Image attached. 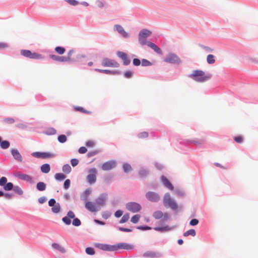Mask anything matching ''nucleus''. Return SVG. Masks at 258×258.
<instances>
[{
	"label": "nucleus",
	"instance_id": "nucleus-1",
	"mask_svg": "<svg viewBox=\"0 0 258 258\" xmlns=\"http://www.w3.org/2000/svg\"><path fill=\"white\" fill-rule=\"evenodd\" d=\"M205 142L204 139L195 140H181L179 142L178 148L182 150L188 151L191 149L190 146L194 145L195 146H200Z\"/></svg>",
	"mask_w": 258,
	"mask_h": 258
},
{
	"label": "nucleus",
	"instance_id": "nucleus-2",
	"mask_svg": "<svg viewBox=\"0 0 258 258\" xmlns=\"http://www.w3.org/2000/svg\"><path fill=\"white\" fill-rule=\"evenodd\" d=\"M212 76V74L210 73L205 74L204 71L200 70H194L191 74L188 75V77L198 82H204L206 81L211 79Z\"/></svg>",
	"mask_w": 258,
	"mask_h": 258
},
{
	"label": "nucleus",
	"instance_id": "nucleus-3",
	"mask_svg": "<svg viewBox=\"0 0 258 258\" xmlns=\"http://www.w3.org/2000/svg\"><path fill=\"white\" fill-rule=\"evenodd\" d=\"M61 220L66 225H70L71 223L75 227H79L81 225V220L78 218L76 217L74 212L72 210H69L66 216L62 217Z\"/></svg>",
	"mask_w": 258,
	"mask_h": 258
},
{
	"label": "nucleus",
	"instance_id": "nucleus-4",
	"mask_svg": "<svg viewBox=\"0 0 258 258\" xmlns=\"http://www.w3.org/2000/svg\"><path fill=\"white\" fill-rule=\"evenodd\" d=\"M163 204L165 207L170 208L174 211H176L178 208L177 203L174 200L171 198L169 192H166L164 194L163 198Z\"/></svg>",
	"mask_w": 258,
	"mask_h": 258
},
{
	"label": "nucleus",
	"instance_id": "nucleus-5",
	"mask_svg": "<svg viewBox=\"0 0 258 258\" xmlns=\"http://www.w3.org/2000/svg\"><path fill=\"white\" fill-rule=\"evenodd\" d=\"M20 54L22 56L32 59H44L45 56L36 52H32L28 49H22Z\"/></svg>",
	"mask_w": 258,
	"mask_h": 258
},
{
	"label": "nucleus",
	"instance_id": "nucleus-6",
	"mask_svg": "<svg viewBox=\"0 0 258 258\" xmlns=\"http://www.w3.org/2000/svg\"><path fill=\"white\" fill-rule=\"evenodd\" d=\"M163 61L174 65H179L182 62V61L179 56L173 52L168 53L163 58Z\"/></svg>",
	"mask_w": 258,
	"mask_h": 258
},
{
	"label": "nucleus",
	"instance_id": "nucleus-7",
	"mask_svg": "<svg viewBox=\"0 0 258 258\" xmlns=\"http://www.w3.org/2000/svg\"><path fill=\"white\" fill-rule=\"evenodd\" d=\"M152 32L147 29H142L139 33V42L141 45H145L148 44L149 41L147 40V38L150 36Z\"/></svg>",
	"mask_w": 258,
	"mask_h": 258
},
{
	"label": "nucleus",
	"instance_id": "nucleus-8",
	"mask_svg": "<svg viewBox=\"0 0 258 258\" xmlns=\"http://www.w3.org/2000/svg\"><path fill=\"white\" fill-rule=\"evenodd\" d=\"M113 251H115L120 249L125 250H131L135 248L134 244L126 242H119L112 245Z\"/></svg>",
	"mask_w": 258,
	"mask_h": 258
},
{
	"label": "nucleus",
	"instance_id": "nucleus-9",
	"mask_svg": "<svg viewBox=\"0 0 258 258\" xmlns=\"http://www.w3.org/2000/svg\"><path fill=\"white\" fill-rule=\"evenodd\" d=\"M31 155L36 158L39 159H48L53 158L56 156V154L49 152H34L31 153Z\"/></svg>",
	"mask_w": 258,
	"mask_h": 258
},
{
	"label": "nucleus",
	"instance_id": "nucleus-10",
	"mask_svg": "<svg viewBox=\"0 0 258 258\" xmlns=\"http://www.w3.org/2000/svg\"><path fill=\"white\" fill-rule=\"evenodd\" d=\"M126 209L133 213H138L142 209L141 205L136 202H130L125 204Z\"/></svg>",
	"mask_w": 258,
	"mask_h": 258
},
{
	"label": "nucleus",
	"instance_id": "nucleus-11",
	"mask_svg": "<svg viewBox=\"0 0 258 258\" xmlns=\"http://www.w3.org/2000/svg\"><path fill=\"white\" fill-rule=\"evenodd\" d=\"M89 174L86 177L87 181L90 184H94L96 181V175L97 170L95 168H90L88 170Z\"/></svg>",
	"mask_w": 258,
	"mask_h": 258
},
{
	"label": "nucleus",
	"instance_id": "nucleus-12",
	"mask_svg": "<svg viewBox=\"0 0 258 258\" xmlns=\"http://www.w3.org/2000/svg\"><path fill=\"white\" fill-rule=\"evenodd\" d=\"M146 199L152 203H158L160 200V196L157 192L148 191L145 194Z\"/></svg>",
	"mask_w": 258,
	"mask_h": 258
},
{
	"label": "nucleus",
	"instance_id": "nucleus-13",
	"mask_svg": "<svg viewBox=\"0 0 258 258\" xmlns=\"http://www.w3.org/2000/svg\"><path fill=\"white\" fill-rule=\"evenodd\" d=\"M75 60L76 61L72 64L82 66L86 64L88 58L85 54H78L76 55Z\"/></svg>",
	"mask_w": 258,
	"mask_h": 258
},
{
	"label": "nucleus",
	"instance_id": "nucleus-14",
	"mask_svg": "<svg viewBox=\"0 0 258 258\" xmlns=\"http://www.w3.org/2000/svg\"><path fill=\"white\" fill-rule=\"evenodd\" d=\"M117 165V162L115 160H110L105 162L101 166V169L104 171H108L115 168Z\"/></svg>",
	"mask_w": 258,
	"mask_h": 258
},
{
	"label": "nucleus",
	"instance_id": "nucleus-15",
	"mask_svg": "<svg viewBox=\"0 0 258 258\" xmlns=\"http://www.w3.org/2000/svg\"><path fill=\"white\" fill-rule=\"evenodd\" d=\"M113 30L117 31L123 38H128L130 37V34L126 32L122 26L119 24L114 25L113 26Z\"/></svg>",
	"mask_w": 258,
	"mask_h": 258
},
{
	"label": "nucleus",
	"instance_id": "nucleus-16",
	"mask_svg": "<svg viewBox=\"0 0 258 258\" xmlns=\"http://www.w3.org/2000/svg\"><path fill=\"white\" fill-rule=\"evenodd\" d=\"M138 174L140 179H145L150 174V170L147 167L142 166L140 167Z\"/></svg>",
	"mask_w": 258,
	"mask_h": 258
},
{
	"label": "nucleus",
	"instance_id": "nucleus-17",
	"mask_svg": "<svg viewBox=\"0 0 258 258\" xmlns=\"http://www.w3.org/2000/svg\"><path fill=\"white\" fill-rule=\"evenodd\" d=\"M85 207L86 209L92 213L96 212L100 210V207L96 205L95 202L86 201L85 203Z\"/></svg>",
	"mask_w": 258,
	"mask_h": 258
},
{
	"label": "nucleus",
	"instance_id": "nucleus-18",
	"mask_svg": "<svg viewBox=\"0 0 258 258\" xmlns=\"http://www.w3.org/2000/svg\"><path fill=\"white\" fill-rule=\"evenodd\" d=\"M143 256L147 258H160L163 256V254L159 251L148 250L143 254Z\"/></svg>",
	"mask_w": 258,
	"mask_h": 258
},
{
	"label": "nucleus",
	"instance_id": "nucleus-19",
	"mask_svg": "<svg viewBox=\"0 0 258 258\" xmlns=\"http://www.w3.org/2000/svg\"><path fill=\"white\" fill-rule=\"evenodd\" d=\"M117 56L123 61L124 66H128L131 63V59L128 57L127 54L122 51H117L116 53Z\"/></svg>",
	"mask_w": 258,
	"mask_h": 258
},
{
	"label": "nucleus",
	"instance_id": "nucleus-20",
	"mask_svg": "<svg viewBox=\"0 0 258 258\" xmlns=\"http://www.w3.org/2000/svg\"><path fill=\"white\" fill-rule=\"evenodd\" d=\"M94 246L95 247L107 251H113L112 245L106 243H95Z\"/></svg>",
	"mask_w": 258,
	"mask_h": 258
},
{
	"label": "nucleus",
	"instance_id": "nucleus-21",
	"mask_svg": "<svg viewBox=\"0 0 258 258\" xmlns=\"http://www.w3.org/2000/svg\"><path fill=\"white\" fill-rule=\"evenodd\" d=\"M14 175L15 177H18L19 179L25 180L30 183H32L33 182L32 177L27 174L19 172L17 173H14Z\"/></svg>",
	"mask_w": 258,
	"mask_h": 258
},
{
	"label": "nucleus",
	"instance_id": "nucleus-22",
	"mask_svg": "<svg viewBox=\"0 0 258 258\" xmlns=\"http://www.w3.org/2000/svg\"><path fill=\"white\" fill-rule=\"evenodd\" d=\"M160 180L162 184L170 190L174 189V186L169 180L164 175H162L160 177Z\"/></svg>",
	"mask_w": 258,
	"mask_h": 258
},
{
	"label": "nucleus",
	"instance_id": "nucleus-23",
	"mask_svg": "<svg viewBox=\"0 0 258 258\" xmlns=\"http://www.w3.org/2000/svg\"><path fill=\"white\" fill-rule=\"evenodd\" d=\"M107 200V195L106 193H102L95 199V201L96 204L99 206H103L105 204Z\"/></svg>",
	"mask_w": 258,
	"mask_h": 258
},
{
	"label": "nucleus",
	"instance_id": "nucleus-24",
	"mask_svg": "<svg viewBox=\"0 0 258 258\" xmlns=\"http://www.w3.org/2000/svg\"><path fill=\"white\" fill-rule=\"evenodd\" d=\"M11 154L13 158L19 162H22L23 160L22 156L19 151L17 149L12 148L10 150Z\"/></svg>",
	"mask_w": 258,
	"mask_h": 258
},
{
	"label": "nucleus",
	"instance_id": "nucleus-25",
	"mask_svg": "<svg viewBox=\"0 0 258 258\" xmlns=\"http://www.w3.org/2000/svg\"><path fill=\"white\" fill-rule=\"evenodd\" d=\"M94 70L95 72L112 75H118L120 74L119 70H103L100 69H95Z\"/></svg>",
	"mask_w": 258,
	"mask_h": 258
},
{
	"label": "nucleus",
	"instance_id": "nucleus-26",
	"mask_svg": "<svg viewBox=\"0 0 258 258\" xmlns=\"http://www.w3.org/2000/svg\"><path fill=\"white\" fill-rule=\"evenodd\" d=\"M92 192V188L91 187L87 188L85 191L82 192L80 195V200L84 202L88 201V199Z\"/></svg>",
	"mask_w": 258,
	"mask_h": 258
},
{
	"label": "nucleus",
	"instance_id": "nucleus-27",
	"mask_svg": "<svg viewBox=\"0 0 258 258\" xmlns=\"http://www.w3.org/2000/svg\"><path fill=\"white\" fill-rule=\"evenodd\" d=\"M173 228V227H170L168 225H161L156 226L153 228L154 230L156 231L160 232L161 233L165 232L167 231L171 230Z\"/></svg>",
	"mask_w": 258,
	"mask_h": 258
},
{
	"label": "nucleus",
	"instance_id": "nucleus-28",
	"mask_svg": "<svg viewBox=\"0 0 258 258\" xmlns=\"http://www.w3.org/2000/svg\"><path fill=\"white\" fill-rule=\"evenodd\" d=\"M49 57L53 60L57 62H68L66 56H59L55 54H49Z\"/></svg>",
	"mask_w": 258,
	"mask_h": 258
},
{
	"label": "nucleus",
	"instance_id": "nucleus-29",
	"mask_svg": "<svg viewBox=\"0 0 258 258\" xmlns=\"http://www.w3.org/2000/svg\"><path fill=\"white\" fill-rule=\"evenodd\" d=\"M147 45L154 50V51L158 53V54H161L162 52V51L161 49L154 43L151 42V41H148V44Z\"/></svg>",
	"mask_w": 258,
	"mask_h": 258
},
{
	"label": "nucleus",
	"instance_id": "nucleus-30",
	"mask_svg": "<svg viewBox=\"0 0 258 258\" xmlns=\"http://www.w3.org/2000/svg\"><path fill=\"white\" fill-rule=\"evenodd\" d=\"M43 133L47 136H52L56 134V130L54 127H48L43 131Z\"/></svg>",
	"mask_w": 258,
	"mask_h": 258
},
{
	"label": "nucleus",
	"instance_id": "nucleus-31",
	"mask_svg": "<svg viewBox=\"0 0 258 258\" xmlns=\"http://www.w3.org/2000/svg\"><path fill=\"white\" fill-rule=\"evenodd\" d=\"M10 146V143L7 140H3L1 137H0V147L2 149H8Z\"/></svg>",
	"mask_w": 258,
	"mask_h": 258
},
{
	"label": "nucleus",
	"instance_id": "nucleus-32",
	"mask_svg": "<svg viewBox=\"0 0 258 258\" xmlns=\"http://www.w3.org/2000/svg\"><path fill=\"white\" fill-rule=\"evenodd\" d=\"M40 170L43 173H48L50 171V165L48 163H45L41 165Z\"/></svg>",
	"mask_w": 258,
	"mask_h": 258
},
{
	"label": "nucleus",
	"instance_id": "nucleus-33",
	"mask_svg": "<svg viewBox=\"0 0 258 258\" xmlns=\"http://www.w3.org/2000/svg\"><path fill=\"white\" fill-rule=\"evenodd\" d=\"M75 52V50L73 49H70L67 54V56H66V57L68 61V62L70 63H72L73 62H75L76 61L75 60V57H72V54Z\"/></svg>",
	"mask_w": 258,
	"mask_h": 258
},
{
	"label": "nucleus",
	"instance_id": "nucleus-34",
	"mask_svg": "<svg viewBox=\"0 0 258 258\" xmlns=\"http://www.w3.org/2000/svg\"><path fill=\"white\" fill-rule=\"evenodd\" d=\"M36 188L39 191H43L46 188V184L42 181H39L37 183Z\"/></svg>",
	"mask_w": 258,
	"mask_h": 258
},
{
	"label": "nucleus",
	"instance_id": "nucleus-35",
	"mask_svg": "<svg viewBox=\"0 0 258 258\" xmlns=\"http://www.w3.org/2000/svg\"><path fill=\"white\" fill-rule=\"evenodd\" d=\"M74 109L76 111H79L86 114H91L92 113L91 111L85 109L84 107L82 106H74Z\"/></svg>",
	"mask_w": 258,
	"mask_h": 258
},
{
	"label": "nucleus",
	"instance_id": "nucleus-36",
	"mask_svg": "<svg viewBox=\"0 0 258 258\" xmlns=\"http://www.w3.org/2000/svg\"><path fill=\"white\" fill-rule=\"evenodd\" d=\"M112 62V59H110L108 58H104L102 60L101 65L104 67H111Z\"/></svg>",
	"mask_w": 258,
	"mask_h": 258
},
{
	"label": "nucleus",
	"instance_id": "nucleus-37",
	"mask_svg": "<svg viewBox=\"0 0 258 258\" xmlns=\"http://www.w3.org/2000/svg\"><path fill=\"white\" fill-rule=\"evenodd\" d=\"M122 169L125 173L127 174L132 171L133 168L129 163L125 162L122 165Z\"/></svg>",
	"mask_w": 258,
	"mask_h": 258
},
{
	"label": "nucleus",
	"instance_id": "nucleus-38",
	"mask_svg": "<svg viewBox=\"0 0 258 258\" xmlns=\"http://www.w3.org/2000/svg\"><path fill=\"white\" fill-rule=\"evenodd\" d=\"M163 215V213L160 210H157L153 212V217L156 220L161 219Z\"/></svg>",
	"mask_w": 258,
	"mask_h": 258
},
{
	"label": "nucleus",
	"instance_id": "nucleus-39",
	"mask_svg": "<svg viewBox=\"0 0 258 258\" xmlns=\"http://www.w3.org/2000/svg\"><path fill=\"white\" fill-rule=\"evenodd\" d=\"M66 175L62 173H56L54 175V178L56 180L61 181L66 178Z\"/></svg>",
	"mask_w": 258,
	"mask_h": 258
},
{
	"label": "nucleus",
	"instance_id": "nucleus-40",
	"mask_svg": "<svg viewBox=\"0 0 258 258\" xmlns=\"http://www.w3.org/2000/svg\"><path fill=\"white\" fill-rule=\"evenodd\" d=\"M54 51L59 55L63 54L66 52V48L63 46H57L54 48Z\"/></svg>",
	"mask_w": 258,
	"mask_h": 258
},
{
	"label": "nucleus",
	"instance_id": "nucleus-41",
	"mask_svg": "<svg viewBox=\"0 0 258 258\" xmlns=\"http://www.w3.org/2000/svg\"><path fill=\"white\" fill-rule=\"evenodd\" d=\"M61 210L59 203H57L51 207V212L54 214L58 213Z\"/></svg>",
	"mask_w": 258,
	"mask_h": 258
},
{
	"label": "nucleus",
	"instance_id": "nucleus-42",
	"mask_svg": "<svg viewBox=\"0 0 258 258\" xmlns=\"http://www.w3.org/2000/svg\"><path fill=\"white\" fill-rule=\"evenodd\" d=\"M196 235V230L194 229H190L185 232L183 233V235L184 237L188 236L189 235H191L193 237L195 236Z\"/></svg>",
	"mask_w": 258,
	"mask_h": 258
},
{
	"label": "nucleus",
	"instance_id": "nucleus-43",
	"mask_svg": "<svg viewBox=\"0 0 258 258\" xmlns=\"http://www.w3.org/2000/svg\"><path fill=\"white\" fill-rule=\"evenodd\" d=\"M130 218V214L128 213H125L121 217L119 221V224H123L126 223Z\"/></svg>",
	"mask_w": 258,
	"mask_h": 258
},
{
	"label": "nucleus",
	"instance_id": "nucleus-44",
	"mask_svg": "<svg viewBox=\"0 0 258 258\" xmlns=\"http://www.w3.org/2000/svg\"><path fill=\"white\" fill-rule=\"evenodd\" d=\"M62 171L66 174H69L72 170V168L69 164H66L62 167Z\"/></svg>",
	"mask_w": 258,
	"mask_h": 258
},
{
	"label": "nucleus",
	"instance_id": "nucleus-45",
	"mask_svg": "<svg viewBox=\"0 0 258 258\" xmlns=\"http://www.w3.org/2000/svg\"><path fill=\"white\" fill-rule=\"evenodd\" d=\"M215 56L213 54H208L207 56V63L209 64H212L214 63L215 62Z\"/></svg>",
	"mask_w": 258,
	"mask_h": 258
},
{
	"label": "nucleus",
	"instance_id": "nucleus-46",
	"mask_svg": "<svg viewBox=\"0 0 258 258\" xmlns=\"http://www.w3.org/2000/svg\"><path fill=\"white\" fill-rule=\"evenodd\" d=\"M14 185L12 182H7L6 184L3 186V188L6 191H10L12 190L14 188Z\"/></svg>",
	"mask_w": 258,
	"mask_h": 258
},
{
	"label": "nucleus",
	"instance_id": "nucleus-47",
	"mask_svg": "<svg viewBox=\"0 0 258 258\" xmlns=\"http://www.w3.org/2000/svg\"><path fill=\"white\" fill-rule=\"evenodd\" d=\"M12 190L18 195L21 196L23 194V190L18 185H14Z\"/></svg>",
	"mask_w": 258,
	"mask_h": 258
},
{
	"label": "nucleus",
	"instance_id": "nucleus-48",
	"mask_svg": "<svg viewBox=\"0 0 258 258\" xmlns=\"http://www.w3.org/2000/svg\"><path fill=\"white\" fill-rule=\"evenodd\" d=\"M86 253L89 255H93L95 253V249L91 246L87 247L85 249Z\"/></svg>",
	"mask_w": 258,
	"mask_h": 258
},
{
	"label": "nucleus",
	"instance_id": "nucleus-49",
	"mask_svg": "<svg viewBox=\"0 0 258 258\" xmlns=\"http://www.w3.org/2000/svg\"><path fill=\"white\" fill-rule=\"evenodd\" d=\"M169 219V215L168 213L165 212L163 213V215L161 219L160 220L159 223L160 224H162L164 223L167 221Z\"/></svg>",
	"mask_w": 258,
	"mask_h": 258
},
{
	"label": "nucleus",
	"instance_id": "nucleus-50",
	"mask_svg": "<svg viewBox=\"0 0 258 258\" xmlns=\"http://www.w3.org/2000/svg\"><path fill=\"white\" fill-rule=\"evenodd\" d=\"M135 226H131L130 228H124L122 227L118 226L117 227V229L118 230L121 232H131L133 231V229L135 228Z\"/></svg>",
	"mask_w": 258,
	"mask_h": 258
},
{
	"label": "nucleus",
	"instance_id": "nucleus-51",
	"mask_svg": "<svg viewBox=\"0 0 258 258\" xmlns=\"http://www.w3.org/2000/svg\"><path fill=\"white\" fill-rule=\"evenodd\" d=\"M57 141L60 143H64L67 141V137L63 134L58 135L57 137Z\"/></svg>",
	"mask_w": 258,
	"mask_h": 258
},
{
	"label": "nucleus",
	"instance_id": "nucleus-52",
	"mask_svg": "<svg viewBox=\"0 0 258 258\" xmlns=\"http://www.w3.org/2000/svg\"><path fill=\"white\" fill-rule=\"evenodd\" d=\"M135 228L137 229H139L141 231H147V230H150L152 229L151 227L146 225L138 226L137 227H135Z\"/></svg>",
	"mask_w": 258,
	"mask_h": 258
},
{
	"label": "nucleus",
	"instance_id": "nucleus-53",
	"mask_svg": "<svg viewBox=\"0 0 258 258\" xmlns=\"http://www.w3.org/2000/svg\"><path fill=\"white\" fill-rule=\"evenodd\" d=\"M140 215L139 214H136L134 215L131 219V222L134 224H137L139 222L140 218Z\"/></svg>",
	"mask_w": 258,
	"mask_h": 258
},
{
	"label": "nucleus",
	"instance_id": "nucleus-54",
	"mask_svg": "<svg viewBox=\"0 0 258 258\" xmlns=\"http://www.w3.org/2000/svg\"><path fill=\"white\" fill-rule=\"evenodd\" d=\"M101 151L100 150H95L93 151H91L88 152L87 154V156L88 158H90L91 157H92L93 156H95L98 153H100Z\"/></svg>",
	"mask_w": 258,
	"mask_h": 258
},
{
	"label": "nucleus",
	"instance_id": "nucleus-55",
	"mask_svg": "<svg viewBox=\"0 0 258 258\" xmlns=\"http://www.w3.org/2000/svg\"><path fill=\"white\" fill-rule=\"evenodd\" d=\"M153 63L148 59L145 58L142 59L141 65L143 67H149L152 66Z\"/></svg>",
	"mask_w": 258,
	"mask_h": 258
},
{
	"label": "nucleus",
	"instance_id": "nucleus-56",
	"mask_svg": "<svg viewBox=\"0 0 258 258\" xmlns=\"http://www.w3.org/2000/svg\"><path fill=\"white\" fill-rule=\"evenodd\" d=\"M233 140L238 144H241L243 142V138L241 136H235L233 137Z\"/></svg>",
	"mask_w": 258,
	"mask_h": 258
},
{
	"label": "nucleus",
	"instance_id": "nucleus-57",
	"mask_svg": "<svg viewBox=\"0 0 258 258\" xmlns=\"http://www.w3.org/2000/svg\"><path fill=\"white\" fill-rule=\"evenodd\" d=\"M133 72L131 71H126L123 72V75L124 78L130 79L133 76Z\"/></svg>",
	"mask_w": 258,
	"mask_h": 258
},
{
	"label": "nucleus",
	"instance_id": "nucleus-58",
	"mask_svg": "<svg viewBox=\"0 0 258 258\" xmlns=\"http://www.w3.org/2000/svg\"><path fill=\"white\" fill-rule=\"evenodd\" d=\"M71 185V180L69 179H66L63 182V187L64 189H68Z\"/></svg>",
	"mask_w": 258,
	"mask_h": 258
},
{
	"label": "nucleus",
	"instance_id": "nucleus-59",
	"mask_svg": "<svg viewBox=\"0 0 258 258\" xmlns=\"http://www.w3.org/2000/svg\"><path fill=\"white\" fill-rule=\"evenodd\" d=\"M111 215V213L108 211H103L102 212V217L104 219H108Z\"/></svg>",
	"mask_w": 258,
	"mask_h": 258
},
{
	"label": "nucleus",
	"instance_id": "nucleus-60",
	"mask_svg": "<svg viewBox=\"0 0 258 258\" xmlns=\"http://www.w3.org/2000/svg\"><path fill=\"white\" fill-rule=\"evenodd\" d=\"M15 120L12 117H6L4 118L3 122L9 124H13L15 122Z\"/></svg>",
	"mask_w": 258,
	"mask_h": 258
},
{
	"label": "nucleus",
	"instance_id": "nucleus-61",
	"mask_svg": "<svg viewBox=\"0 0 258 258\" xmlns=\"http://www.w3.org/2000/svg\"><path fill=\"white\" fill-rule=\"evenodd\" d=\"M137 137L140 139H144L148 137V133L147 132H143L138 134Z\"/></svg>",
	"mask_w": 258,
	"mask_h": 258
},
{
	"label": "nucleus",
	"instance_id": "nucleus-62",
	"mask_svg": "<svg viewBox=\"0 0 258 258\" xmlns=\"http://www.w3.org/2000/svg\"><path fill=\"white\" fill-rule=\"evenodd\" d=\"M141 62L142 60H141L138 58H134L133 60V64L136 67L139 66L141 64Z\"/></svg>",
	"mask_w": 258,
	"mask_h": 258
},
{
	"label": "nucleus",
	"instance_id": "nucleus-63",
	"mask_svg": "<svg viewBox=\"0 0 258 258\" xmlns=\"http://www.w3.org/2000/svg\"><path fill=\"white\" fill-rule=\"evenodd\" d=\"M199 223V221L198 219L193 218L189 221V225L191 226H195L197 225Z\"/></svg>",
	"mask_w": 258,
	"mask_h": 258
},
{
	"label": "nucleus",
	"instance_id": "nucleus-64",
	"mask_svg": "<svg viewBox=\"0 0 258 258\" xmlns=\"http://www.w3.org/2000/svg\"><path fill=\"white\" fill-rule=\"evenodd\" d=\"M123 211L121 210H116L114 214V217L116 218H120L123 214Z\"/></svg>",
	"mask_w": 258,
	"mask_h": 258
}]
</instances>
